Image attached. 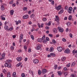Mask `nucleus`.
Wrapping results in <instances>:
<instances>
[{
	"label": "nucleus",
	"instance_id": "38",
	"mask_svg": "<svg viewBox=\"0 0 77 77\" xmlns=\"http://www.w3.org/2000/svg\"><path fill=\"white\" fill-rule=\"evenodd\" d=\"M51 21H49L48 23V26H51Z\"/></svg>",
	"mask_w": 77,
	"mask_h": 77
},
{
	"label": "nucleus",
	"instance_id": "51",
	"mask_svg": "<svg viewBox=\"0 0 77 77\" xmlns=\"http://www.w3.org/2000/svg\"><path fill=\"white\" fill-rule=\"evenodd\" d=\"M43 43H45V44H46V42H47V40L46 39H45L43 41Z\"/></svg>",
	"mask_w": 77,
	"mask_h": 77
},
{
	"label": "nucleus",
	"instance_id": "6",
	"mask_svg": "<svg viewBox=\"0 0 77 77\" xmlns=\"http://www.w3.org/2000/svg\"><path fill=\"white\" fill-rule=\"evenodd\" d=\"M29 18V16L28 14L24 15L23 17V19H28Z\"/></svg>",
	"mask_w": 77,
	"mask_h": 77
},
{
	"label": "nucleus",
	"instance_id": "28",
	"mask_svg": "<svg viewBox=\"0 0 77 77\" xmlns=\"http://www.w3.org/2000/svg\"><path fill=\"white\" fill-rule=\"evenodd\" d=\"M35 14H33L30 15V18H33L35 17Z\"/></svg>",
	"mask_w": 77,
	"mask_h": 77
},
{
	"label": "nucleus",
	"instance_id": "50",
	"mask_svg": "<svg viewBox=\"0 0 77 77\" xmlns=\"http://www.w3.org/2000/svg\"><path fill=\"white\" fill-rule=\"evenodd\" d=\"M69 36L70 38H72V34L70 33L69 34Z\"/></svg>",
	"mask_w": 77,
	"mask_h": 77
},
{
	"label": "nucleus",
	"instance_id": "14",
	"mask_svg": "<svg viewBox=\"0 0 77 77\" xmlns=\"http://www.w3.org/2000/svg\"><path fill=\"white\" fill-rule=\"evenodd\" d=\"M53 31L54 33H57V29L56 28L53 29Z\"/></svg>",
	"mask_w": 77,
	"mask_h": 77
},
{
	"label": "nucleus",
	"instance_id": "24",
	"mask_svg": "<svg viewBox=\"0 0 77 77\" xmlns=\"http://www.w3.org/2000/svg\"><path fill=\"white\" fill-rule=\"evenodd\" d=\"M50 54L51 56H53V57H55L56 56L55 54L53 53H51Z\"/></svg>",
	"mask_w": 77,
	"mask_h": 77
},
{
	"label": "nucleus",
	"instance_id": "52",
	"mask_svg": "<svg viewBox=\"0 0 77 77\" xmlns=\"http://www.w3.org/2000/svg\"><path fill=\"white\" fill-rule=\"evenodd\" d=\"M24 49H25V51H27V47H26V46H24Z\"/></svg>",
	"mask_w": 77,
	"mask_h": 77
},
{
	"label": "nucleus",
	"instance_id": "29",
	"mask_svg": "<svg viewBox=\"0 0 77 77\" xmlns=\"http://www.w3.org/2000/svg\"><path fill=\"white\" fill-rule=\"evenodd\" d=\"M71 24V22H68L66 23V25L68 27H69V25Z\"/></svg>",
	"mask_w": 77,
	"mask_h": 77
},
{
	"label": "nucleus",
	"instance_id": "47",
	"mask_svg": "<svg viewBox=\"0 0 77 77\" xmlns=\"http://www.w3.org/2000/svg\"><path fill=\"white\" fill-rule=\"evenodd\" d=\"M51 4L52 5H54V1H52Z\"/></svg>",
	"mask_w": 77,
	"mask_h": 77
},
{
	"label": "nucleus",
	"instance_id": "36",
	"mask_svg": "<svg viewBox=\"0 0 77 77\" xmlns=\"http://www.w3.org/2000/svg\"><path fill=\"white\" fill-rule=\"evenodd\" d=\"M27 9V7H24L23 8V10L24 11H26Z\"/></svg>",
	"mask_w": 77,
	"mask_h": 77
},
{
	"label": "nucleus",
	"instance_id": "33",
	"mask_svg": "<svg viewBox=\"0 0 77 77\" xmlns=\"http://www.w3.org/2000/svg\"><path fill=\"white\" fill-rule=\"evenodd\" d=\"M68 72H66L64 73V75L65 76H67L68 75Z\"/></svg>",
	"mask_w": 77,
	"mask_h": 77
},
{
	"label": "nucleus",
	"instance_id": "44",
	"mask_svg": "<svg viewBox=\"0 0 77 77\" xmlns=\"http://www.w3.org/2000/svg\"><path fill=\"white\" fill-rule=\"evenodd\" d=\"M5 54H5V53H3L2 55V57H5Z\"/></svg>",
	"mask_w": 77,
	"mask_h": 77
},
{
	"label": "nucleus",
	"instance_id": "41",
	"mask_svg": "<svg viewBox=\"0 0 77 77\" xmlns=\"http://www.w3.org/2000/svg\"><path fill=\"white\" fill-rule=\"evenodd\" d=\"M52 42L53 43H54V44L56 43V40L54 39L52 40Z\"/></svg>",
	"mask_w": 77,
	"mask_h": 77
},
{
	"label": "nucleus",
	"instance_id": "13",
	"mask_svg": "<svg viewBox=\"0 0 77 77\" xmlns=\"http://www.w3.org/2000/svg\"><path fill=\"white\" fill-rule=\"evenodd\" d=\"M22 59V57H17L16 58V60L18 62L21 61V60Z\"/></svg>",
	"mask_w": 77,
	"mask_h": 77
},
{
	"label": "nucleus",
	"instance_id": "34",
	"mask_svg": "<svg viewBox=\"0 0 77 77\" xmlns=\"http://www.w3.org/2000/svg\"><path fill=\"white\" fill-rule=\"evenodd\" d=\"M75 62H73L72 63L71 66L72 67V66H75Z\"/></svg>",
	"mask_w": 77,
	"mask_h": 77
},
{
	"label": "nucleus",
	"instance_id": "53",
	"mask_svg": "<svg viewBox=\"0 0 77 77\" xmlns=\"http://www.w3.org/2000/svg\"><path fill=\"white\" fill-rule=\"evenodd\" d=\"M1 19H2V20H6V18H5V17H1Z\"/></svg>",
	"mask_w": 77,
	"mask_h": 77
},
{
	"label": "nucleus",
	"instance_id": "45",
	"mask_svg": "<svg viewBox=\"0 0 77 77\" xmlns=\"http://www.w3.org/2000/svg\"><path fill=\"white\" fill-rule=\"evenodd\" d=\"M62 41H63V42H66V40L65 38H63L62 39Z\"/></svg>",
	"mask_w": 77,
	"mask_h": 77
},
{
	"label": "nucleus",
	"instance_id": "43",
	"mask_svg": "<svg viewBox=\"0 0 77 77\" xmlns=\"http://www.w3.org/2000/svg\"><path fill=\"white\" fill-rule=\"evenodd\" d=\"M54 69H56L57 68V65H56L55 66H54Z\"/></svg>",
	"mask_w": 77,
	"mask_h": 77
},
{
	"label": "nucleus",
	"instance_id": "12",
	"mask_svg": "<svg viewBox=\"0 0 77 77\" xmlns=\"http://www.w3.org/2000/svg\"><path fill=\"white\" fill-rule=\"evenodd\" d=\"M33 62L34 63L36 64L39 63V60L38 59L34 60Z\"/></svg>",
	"mask_w": 77,
	"mask_h": 77
},
{
	"label": "nucleus",
	"instance_id": "4",
	"mask_svg": "<svg viewBox=\"0 0 77 77\" xmlns=\"http://www.w3.org/2000/svg\"><path fill=\"white\" fill-rule=\"evenodd\" d=\"M72 7H69V9H67V11H68L69 14H71L72 13Z\"/></svg>",
	"mask_w": 77,
	"mask_h": 77
},
{
	"label": "nucleus",
	"instance_id": "48",
	"mask_svg": "<svg viewBox=\"0 0 77 77\" xmlns=\"http://www.w3.org/2000/svg\"><path fill=\"white\" fill-rule=\"evenodd\" d=\"M5 59V57H2L1 58L0 57V60H3V59Z\"/></svg>",
	"mask_w": 77,
	"mask_h": 77
},
{
	"label": "nucleus",
	"instance_id": "3",
	"mask_svg": "<svg viewBox=\"0 0 77 77\" xmlns=\"http://www.w3.org/2000/svg\"><path fill=\"white\" fill-rule=\"evenodd\" d=\"M61 8H62V6L60 5H58V6H55V8L57 11H59Z\"/></svg>",
	"mask_w": 77,
	"mask_h": 77
},
{
	"label": "nucleus",
	"instance_id": "22",
	"mask_svg": "<svg viewBox=\"0 0 77 77\" xmlns=\"http://www.w3.org/2000/svg\"><path fill=\"white\" fill-rule=\"evenodd\" d=\"M68 20H70V21L71 20H72V15H70L68 17Z\"/></svg>",
	"mask_w": 77,
	"mask_h": 77
},
{
	"label": "nucleus",
	"instance_id": "17",
	"mask_svg": "<svg viewBox=\"0 0 77 77\" xmlns=\"http://www.w3.org/2000/svg\"><path fill=\"white\" fill-rule=\"evenodd\" d=\"M1 9L2 11H4L5 9V7H4V5H2L1 6Z\"/></svg>",
	"mask_w": 77,
	"mask_h": 77
},
{
	"label": "nucleus",
	"instance_id": "11",
	"mask_svg": "<svg viewBox=\"0 0 77 77\" xmlns=\"http://www.w3.org/2000/svg\"><path fill=\"white\" fill-rule=\"evenodd\" d=\"M37 25L38 27V28H41V27L42 28L44 26V23H42L41 26L40 24H39V23H38Z\"/></svg>",
	"mask_w": 77,
	"mask_h": 77
},
{
	"label": "nucleus",
	"instance_id": "1",
	"mask_svg": "<svg viewBox=\"0 0 77 77\" xmlns=\"http://www.w3.org/2000/svg\"><path fill=\"white\" fill-rule=\"evenodd\" d=\"M12 62V60H6L5 64V67H8V68H11V65L10 63H11Z\"/></svg>",
	"mask_w": 77,
	"mask_h": 77
},
{
	"label": "nucleus",
	"instance_id": "63",
	"mask_svg": "<svg viewBox=\"0 0 77 77\" xmlns=\"http://www.w3.org/2000/svg\"><path fill=\"white\" fill-rule=\"evenodd\" d=\"M65 9H68V7L67 6H66L65 7Z\"/></svg>",
	"mask_w": 77,
	"mask_h": 77
},
{
	"label": "nucleus",
	"instance_id": "9",
	"mask_svg": "<svg viewBox=\"0 0 77 77\" xmlns=\"http://www.w3.org/2000/svg\"><path fill=\"white\" fill-rule=\"evenodd\" d=\"M64 53H68V54L70 53V50L69 48L66 49L64 51Z\"/></svg>",
	"mask_w": 77,
	"mask_h": 77
},
{
	"label": "nucleus",
	"instance_id": "7",
	"mask_svg": "<svg viewBox=\"0 0 77 77\" xmlns=\"http://www.w3.org/2000/svg\"><path fill=\"white\" fill-rule=\"evenodd\" d=\"M58 51H59V52H62V48L61 47H58L57 48Z\"/></svg>",
	"mask_w": 77,
	"mask_h": 77
},
{
	"label": "nucleus",
	"instance_id": "37",
	"mask_svg": "<svg viewBox=\"0 0 77 77\" xmlns=\"http://www.w3.org/2000/svg\"><path fill=\"white\" fill-rule=\"evenodd\" d=\"M45 35H43V36L42 38V40H44V39H45Z\"/></svg>",
	"mask_w": 77,
	"mask_h": 77
},
{
	"label": "nucleus",
	"instance_id": "25",
	"mask_svg": "<svg viewBox=\"0 0 77 77\" xmlns=\"http://www.w3.org/2000/svg\"><path fill=\"white\" fill-rule=\"evenodd\" d=\"M23 39V34H21L20 35V39L22 40Z\"/></svg>",
	"mask_w": 77,
	"mask_h": 77
},
{
	"label": "nucleus",
	"instance_id": "5",
	"mask_svg": "<svg viewBox=\"0 0 77 77\" xmlns=\"http://www.w3.org/2000/svg\"><path fill=\"white\" fill-rule=\"evenodd\" d=\"M41 47H42V45L40 44H38L36 48V50H40L41 49Z\"/></svg>",
	"mask_w": 77,
	"mask_h": 77
},
{
	"label": "nucleus",
	"instance_id": "57",
	"mask_svg": "<svg viewBox=\"0 0 77 77\" xmlns=\"http://www.w3.org/2000/svg\"><path fill=\"white\" fill-rule=\"evenodd\" d=\"M0 76L1 77H4L3 76V74L2 73H1L0 74Z\"/></svg>",
	"mask_w": 77,
	"mask_h": 77
},
{
	"label": "nucleus",
	"instance_id": "39",
	"mask_svg": "<svg viewBox=\"0 0 77 77\" xmlns=\"http://www.w3.org/2000/svg\"><path fill=\"white\" fill-rule=\"evenodd\" d=\"M21 76L22 77H26V76L25 75V74H24V73H23L22 74Z\"/></svg>",
	"mask_w": 77,
	"mask_h": 77
},
{
	"label": "nucleus",
	"instance_id": "21",
	"mask_svg": "<svg viewBox=\"0 0 77 77\" xmlns=\"http://www.w3.org/2000/svg\"><path fill=\"white\" fill-rule=\"evenodd\" d=\"M10 14L11 15H13L14 13V10H11L10 11Z\"/></svg>",
	"mask_w": 77,
	"mask_h": 77
},
{
	"label": "nucleus",
	"instance_id": "20",
	"mask_svg": "<svg viewBox=\"0 0 77 77\" xmlns=\"http://www.w3.org/2000/svg\"><path fill=\"white\" fill-rule=\"evenodd\" d=\"M7 71L5 69H3L2 70V72H3L5 74H7Z\"/></svg>",
	"mask_w": 77,
	"mask_h": 77
},
{
	"label": "nucleus",
	"instance_id": "18",
	"mask_svg": "<svg viewBox=\"0 0 77 77\" xmlns=\"http://www.w3.org/2000/svg\"><path fill=\"white\" fill-rule=\"evenodd\" d=\"M5 29L6 30H8L9 29V27L7 25H5L4 27Z\"/></svg>",
	"mask_w": 77,
	"mask_h": 77
},
{
	"label": "nucleus",
	"instance_id": "64",
	"mask_svg": "<svg viewBox=\"0 0 77 77\" xmlns=\"http://www.w3.org/2000/svg\"><path fill=\"white\" fill-rule=\"evenodd\" d=\"M71 76L72 77H75V75H74V74H72L71 75Z\"/></svg>",
	"mask_w": 77,
	"mask_h": 77
},
{
	"label": "nucleus",
	"instance_id": "8",
	"mask_svg": "<svg viewBox=\"0 0 77 77\" xmlns=\"http://www.w3.org/2000/svg\"><path fill=\"white\" fill-rule=\"evenodd\" d=\"M63 12H64V10H63V8H61L60 9V11L58 13V14H62Z\"/></svg>",
	"mask_w": 77,
	"mask_h": 77
},
{
	"label": "nucleus",
	"instance_id": "42",
	"mask_svg": "<svg viewBox=\"0 0 77 77\" xmlns=\"http://www.w3.org/2000/svg\"><path fill=\"white\" fill-rule=\"evenodd\" d=\"M70 65H71V64H70V63L67 64L66 65V67H67V68H69V66H70Z\"/></svg>",
	"mask_w": 77,
	"mask_h": 77
},
{
	"label": "nucleus",
	"instance_id": "59",
	"mask_svg": "<svg viewBox=\"0 0 77 77\" xmlns=\"http://www.w3.org/2000/svg\"><path fill=\"white\" fill-rule=\"evenodd\" d=\"M12 6H13V7H15V6H16V4H15V3H14L12 5Z\"/></svg>",
	"mask_w": 77,
	"mask_h": 77
},
{
	"label": "nucleus",
	"instance_id": "23",
	"mask_svg": "<svg viewBox=\"0 0 77 77\" xmlns=\"http://www.w3.org/2000/svg\"><path fill=\"white\" fill-rule=\"evenodd\" d=\"M61 60L62 61H65V60H66V57L64 56L63 57L61 58Z\"/></svg>",
	"mask_w": 77,
	"mask_h": 77
},
{
	"label": "nucleus",
	"instance_id": "49",
	"mask_svg": "<svg viewBox=\"0 0 77 77\" xmlns=\"http://www.w3.org/2000/svg\"><path fill=\"white\" fill-rule=\"evenodd\" d=\"M43 21H47V18H44L43 19Z\"/></svg>",
	"mask_w": 77,
	"mask_h": 77
},
{
	"label": "nucleus",
	"instance_id": "54",
	"mask_svg": "<svg viewBox=\"0 0 77 77\" xmlns=\"http://www.w3.org/2000/svg\"><path fill=\"white\" fill-rule=\"evenodd\" d=\"M46 41H50V39H49V38H48V37H46Z\"/></svg>",
	"mask_w": 77,
	"mask_h": 77
},
{
	"label": "nucleus",
	"instance_id": "46",
	"mask_svg": "<svg viewBox=\"0 0 77 77\" xmlns=\"http://www.w3.org/2000/svg\"><path fill=\"white\" fill-rule=\"evenodd\" d=\"M11 50H14V46H11Z\"/></svg>",
	"mask_w": 77,
	"mask_h": 77
},
{
	"label": "nucleus",
	"instance_id": "27",
	"mask_svg": "<svg viewBox=\"0 0 77 77\" xmlns=\"http://www.w3.org/2000/svg\"><path fill=\"white\" fill-rule=\"evenodd\" d=\"M21 64H22V63L21 62L17 64L16 66L17 67H19V66H20V65H21Z\"/></svg>",
	"mask_w": 77,
	"mask_h": 77
},
{
	"label": "nucleus",
	"instance_id": "2",
	"mask_svg": "<svg viewBox=\"0 0 77 77\" xmlns=\"http://www.w3.org/2000/svg\"><path fill=\"white\" fill-rule=\"evenodd\" d=\"M55 18L54 19L55 21H56L57 22V24L58 25L60 24L59 22V16H55Z\"/></svg>",
	"mask_w": 77,
	"mask_h": 77
},
{
	"label": "nucleus",
	"instance_id": "58",
	"mask_svg": "<svg viewBox=\"0 0 77 77\" xmlns=\"http://www.w3.org/2000/svg\"><path fill=\"white\" fill-rule=\"evenodd\" d=\"M48 36L50 37H53V35L52 34H48Z\"/></svg>",
	"mask_w": 77,
	"mask_h": 77
},
{
	"label": "nucleus",
	"instance_id": "61",
	"mask_svg": "<svg viewBox=\"0 0 77 77\" xmlns=\"http://www.w3.org/2000/svg\"><path fill=\"white\" fill-rule=\"evenodd\" d=\"M73 53H77V50L75 51L74 50L73 51Z\"/></svg>",
	"mask_w": 77,
	"mask_h": 77
},
{
	"label": "nucleus",
	"instance_id": "35",
	"mask_svg": "<svg viewBox=\"0 0 77 77\" xmlns=\"http://www.w3.org/2000/svg\"><path fill=\"white\" fill-rule=\"evenodd\" d=\"M38 75H41V71L40 70H38Z\"/></svg>",
	"mask_w": 77,
	"mask_h": 77
},
{
	"label": "nucleus",
	"instance_id": "55",
	"mask_svg": "<svg viewBox=\"0 0 77 77\" xmlns=\"http://www.w3.org/2000/svg\"><path fill=\"white\" fill-rule=\"evenodd\" d=\"M45 28L46 29H47V30H48V29H50V27H49V26H46Z\"/></svg>",
	"mask_w": 77,
	"mask_h": 77
},
{
	"label": "nucleus",
	"instance_id": "40",
	"mask_svg": "<svg viewBox=\"0 0 77 77\" xmlns=\"http://www.w3.org/2000/svg\"><path fill=\"white\" fill-rule=\"evenodd\" d=\"M31 37L32 40H34V36L33 35H31Z\"/></svg>",
	"mask_w": 77,
	"mask_h": 77
},
{
	"label": "nucleus",
	"instance_id": "31",
	"mask_svg": "<svg viewBox=\"0 0 77 77\" xmlns=\"http://www.w3.org/2000/svg\"><path fill=\"white\" fill-rule=\"evenodd\" d=\"M7 76L8 77H11V72H8Z\"/></svg>",
	"mask_w": 77,
	"mask_h": 77
},
{
	"label": "nucleus",
	"instance_id": "19",
	"mask_svg": "<svg viewBox=\"0 0 77 77\" xmlns=\"http://www.w3.org/2000/svg\"><path fill=\"white\" fill-rule=\"evenodd\" d=\"M37 41L39 42H42V40L41 38H39L37 39Z\"/></svg>",
	"mask_w": 77,
	"mask_h": 77
},
{
	"label": "nucleus",
	"instance_id": "10",
	"mask_svg": "<svg viewBox=\"0 0 77 77\" xmlns=\"http://www.w3.org/2000/svg\"><path fill=\"white\" fill-rule=\"evenodd\" d=\"M58 29L59 32H63V29L62 28H60V27H58Z\"/></svg>",
	"mask_w": 77,
	"mask_h": 77
},
{
	"label": "nucleus",
	"instance_id": "32",
	"mask_svg": "<svg viewBox=\"0 0 77 77\" xmlns=\"http://www.w3.org/2000/svg\"><path fill=\"white\" fill-rule=\"evenodd\" d=\"M12 76L13 77H15L16 76V72H14L13 73Z\"/></svg>",
	"mask_w": 77,
	"mask_h": 77
},
{
	"label": "nucleus",
	"instance_id": "15",
	"mask_svg": "<svg viewBox=\"0 0 77 77\" xmlns=\"http://www.w3.org/2000/svg\"><path fill=\"white\" fill-rule=\"evenodd\" d=\"M57 73L58 74V75H60V76L62 75V72L60 71H58L57 72Z\"/></svg>",
	"mask_w": 77,
	"mask_h": 77
},
{
	"label": "nucleus",
	"instance_id": "30",
	"mask_svg": "<svg viewBox=\"0 0 77 77\" xmlns=\"http://www.w3.org/2000/svg\"><path fill=\"white\" fill-rule=\"evenodd\" d=\"M13 30V27H12L10 28L9 29H8V31H12Z\"/></svg>",
	"mask_w": 77,
	"mask_h": 77
},
{
	"label": "nucleus",
	"instance_id": "60",
	"mask_svg": "<svg viewBox=\"0 0 77 77\" xmlns=\"http://www.w3.org/2000/svg\"><path fill=\"white\" fill-rule=\"evenodd\" d=\"M24 60L25 62H27V57L25 58V59Z\"/></svg>",
	"mask_w": 77,
	"mask_h": 77
},
{
	"label": "nucleus",
	"instance_id": "26",
	"mask_svg": "<svg viewBox=\"0 0 77 77\" xmlns=\"http://www.w3.org/2000/svg\"><path fill=\"white\" fill-rule=\"evenodd\" d=\"M54 51V48L53 47H51L50 49V52H52Z\"/></svg>",
	"mask_w": 77,
	"mask_h": 77
},
{
	"label": "nucleus",
	"instance_id": "62",
	"mask_svg": "<svg viewBox=\"0 0 77 77\" xmlns=\"http://www.w3.org/2000/svg\"><path fill=\"white\" fill-rule=\"evenodd\" d=\"M12 37L13 38H16V35H14L12 36Z\"/></svg>",
	"mask_w": 77,
	"mask_h": 77
},
{
	"label": "nucleus",
	"instance_id": "56",
	"mask_svg": "<svg viewBox=\"0 0 77 77\" xmlns=\"http://www.w3.org/2000/svg\"><path fill=\"white\" fill-rule=\"evenodd\" d=\"M35 28H32V29H31V32H32L34 31H35Z\"/></svg>",
	"mask_w": 77,
	"mask_h": 77
},
{
	"label": "nucleus",
	"instance_id": "16",
	"mask_svg": "<svg viewBox=\"0 0 77 77\" xmlns=\"http://www.w3.org/2000/svg\"><path fill=\"white\" fill-rule=\"evenodd\" d=\"M47 72V69H42V72L43 74H45Z\"/></svg>",
	"mask_w": 77,
	"mask_h": 77
}]
</instances>
